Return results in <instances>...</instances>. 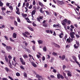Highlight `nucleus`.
Returning a JSON list of instances; mask_svg holds the SVG:
<instances>
[{
  "label": "nucleus",
  "mask_w": 80,
  "mask_h": 80,
  "mask_svg": "<svg viewBox=\"0 0 80 80\" xmlns=\"http://www.w3.org/2000/svg\"><path fill=\"white\" fill-rule=\"evenodd\" d=\"M35 12H36V11L35 10H33L31 12V15H34L35 13Z\"/></svg>",
  "instance_id": "obj_24"
},
{
  "label": "nucleus",
  "mask_w": 80,
  "mask_h": 80,
  "mask_svg": "<svg viewBox=\"0 0 80 80\" xmlns=\"http://www.w3.org/2000/svg\"><path fill=\"white\" fill-rule=\"evenodd\" d=\"M14 25L16 26H17L18 25V24L17 23V22L16 21H14Z\"/></svg>",
  "instance_id": "obj_41"
},
{
  "label": "nucleus",
  "mask_w": 80,
  "mask_h": 80,
  "mask_svg": "<svg viewBox=\"0 0 80 80\" xmlns=\"http://www.w3.org/2000/svg\"><path fill=\"white\" fill-rule=\"evenodd\" d=\"M43 18V16H39V18L40 19V20H42Z\"/></svg>",
  "instance_id": "obj_63"
},
{
  "label": "nucleus",
  "mask_w": 80,
  "mask_h": 80,
  "mask_svg": "<svg viewBox=\"0 0 80 80\" xmlns=\"http://www.w3.org/2000/svg\"><path fill=\"white\" fill-rule=\"evenodd\" d=\"M53 72H54V73H57V71H56V69H53Z\"/></svg>",
  "instance_id": "obj_62"
},
{
  "label": "nucleus",
  "mask_w": 80,
  "mask_h": 80,
  "mask_svg": "<svg viewBox=\"0 0 80 80\" xmlns=\"http://www.w3.org/2000/svg\"><path fill=\"white\" fill-rule=\"evenodd\" d=\"M5 60H6V62H8V58H7V56H5Z\"/></svg>",
  "instance_id": "obj_40"
},
{
  "label": "nucleus",
  "mask_w": 80,
  "mask_h": 80,
  "mask_svg": "<svg viewBox=\"0 0 80 80\" xmlns=\"http://www.w3.org/2000/svg\"><path fill=\"white\" fill-rule=\"evenodd\" d=\"M6 5L7 6V7H9V6H10V3L8 2L7 3H6Z\"/></svg>",
  "instance_id": "obj_58"
},
{
  "label": "nucleus",
  "mask_w": 80,
  "mask_h": 80,
  "mask_svg": "<svg viewBox=\"0 0 80 80\" xmlns=\"http://www.w3.org/2000/svg\"><path fill=\"white\" fill-rule=\"evenodd\" d=\"M23 35L24 36V37H26V38H30L29 37H28V36H27V34H25L24 33H23Z\"/></svg>",
  "instance_id": "obj_30"
},
{
  "label": "nucleus",
  "mask_w": 80,
  "mask_h": 80,
  "mask_svg": "<svg viewBox=\"0 0 80 80\" xmlns=\"http://www.w3.org/2000/svg\"><path fill=\"white\" fill-rule=\"evenodd\" d=\"M67 22V19H65L64 20H63L62 22V24L64 26H66V23Z\"/></svg>",
  "instance_id": "obj_5"
},
{
  "label": "nucleus",
  "mask_w": 80,
  "mask_h": 80,
  "mask_svg": "<svg viewBox=\"0 0 80 80\" xmlns=\"http://www.w3.org/2000/svg\"><path fill=\"white\" fill-rule=\"evenodd\" d=\"M2 80H8V79L7 78H2Z\"/></svg>",
  "instance_id": "obj_64"
},
{
  "label": "nucleus",
  "mask_w": 80,
  "mask_h": 80,
  "mask_svg": "<svg viewBox=\"0 0 80 80\" xmlns=\"http://www.w3.org/2000/svg\"><path fill=\"white\" fill-rule=\"evenodd\" d=\"M40 18H37V20H38V22H40Z\"/></svg>",
  "instance_id": "obj_50"
},
{
  "label": "nucleus",
  "mask_w": 80,
  "mask_h": 80,
  "mask_svg": "<svg viewBox=\"0 0 80 80\" xmlns=\"http://www.w3.org/2000/svg\"><path fill=\"white\" fill-rule=\"evenodd\" d=\"M58 36H59L60 38H62L63 37V33L61 32L60 35H58Z\"/></svg>",
  "instance_id": "obj_12"
},
{
  "label": "nucleus",
  "mask_w": 80,
  "mask_h": 80,
  "mask_svg": "<svg viewBox=\"0 0 80 80\" xmlns=\"http://www.w3.org/2000/svg\"><path fill=\"white\" fill-rule=\"evenodd\" d=\"M29 5V3L28 2H27L26 3V6L27 8H28V6Z\"/></svg>",
  "instance_id": "obj_39"
},
{
  "label": "nucleus",
  "mask_w": 80,
  "mask_h": 80,
  "mask_svg": "<svg viewBox=\"0 0 80 80\" xmlns=\"http://www.w3.org/2000/svg\"><path fill=\"white\" fill-rule=\"evenodd\" d=\"M36 78H41V80H43V77H42V76H40L38 74H36Z\"/></svg>",
  "instance_id": "obj_8"
},
{
  "label": "nucleus",
  "mask_w": 80,
  "mask_h": 80,
  "mask_svg": "<svg viewBox=\"0 0 80 80\" xmlns=\"http://www.w3.org/2000/svg\"><path fill=\"white\" fill-rule=\"evenodd\" d=\"M10 29L11 30H13V29H14V28L13 27H10Z\"/></svg>",
  "instance_id": "obj_60"
},
{
  "label": "nucleus",
  "mask_w": 80,
  "mask_h": 80,
  "mask_svg": "<svg viewBox=\"0 0 80 80\" xmlns=\"http://www.w3.org/2000/svg\"><path fill=\"white\" fill-rule=\"evenodd\" d=\"M25 20H29L30 21V19H29V18L28 17L25 18Z\"/></svg>",
  "instance_id": "obj_61"
},
{
  "label": "nucleus",
  "mask_w": 80,
  "mask_h": 80,
  "mask_svg": "<svg viewBox=\"0 0 80 80\" xmlns=\"http://www.w3.org/2000/svg\"><path fill=\"white\" fill-rule=\"evenodd\" d=\"M45 12L46 13L47 15H50V12L48 11H45Z\"/></svg>",
  "instance_id": "obj_38"
},
{
  "label": "nucleus",
  "mask_w": 80,
  "mask_h": 80,
  "mask_svg": "<svg viewBox=\"0 0 80 80\" xmlns=\"http://www.w3.org/2000/svg\"><path fill=\"white\" fill-rule=\"evenodd\" d=\"M14 62L16 63H15V64H14L13 63H12V65H13L14 66V67H15L16 66V64H17V63L16 62V61H15V60H14Z\"/></svg>",
  "instance_id": "obj_20"
},
{
  "label": "nucleus",
  "mask_w": 80,
  "mask_h": 80,
  "mask_svg": "<svg viewBox=\"0 0 80 80\" xmlns=\"http://www.w3.org/2000/svg\"><path fill=\"white\" fill-rule=\"evenodd\" d=\"M76 43L77 45V44H74V48H76V49H77L78 47H79V46H80V44L79 43V42L76 41Z\"/></svg>",
  "instance_id": "obj_1"
},
{
  "label": "nucleus",
  "mask_w": 80,
  "mask_h": 80,
  "mask_svg": "<svg viewBox=\"0 0 80 80\" xmlns=\"http://www.w3.org/2000/svg\"><path fill=\"white\" fill-rule=\"evenodd\" d=\"M9 8L10 9L11 12H13V8L12 6H10L9 7Z\"/></svg>",
  "instance_id": "obj_18"
},
{
  "label": "nucleus",
  "mask_w": 80,
  "mask_h": 80,
  "mask_svg": "<svg viewBox=\"0 0 80 80\" xmlns=\"http://www.w3.org/2000/svg\"><path fill=\"white\" fill-rule=\"evenodd\" d=\"M16 75L17 77H20V74L19 72H17L16 73Z\"/></svg>",
  "instance_id": "obj_26"
},
{
  "label": "nucleus",
  "mask_w": 80,
  "mask_h": 80,
  "mask_svg": "<svg viewBox=\"0 0 80 80\" xmlns=\"http://www.w3.org/2000/svg\"><path fill=\"white\" fill-rule=\"evenodd\" d=\"M23 57L24 59H26L27 58H28V56L27 54H24L23 56Z\"/></svg>",
  "instance_id": "obj_21"
},
{
  "label": "nucleus",
  "mask_w": 80,
  "mask_h": 80,
  "mask_svg": "<svg viewBox=\"0 0 80 80\" xmlns=\"http://www.w3.org/2000/svg\"><path fill=\"white\" fill-rule=\"evenodd\" d=\"M62 68H63V70H65V69L66 68V66H65V65H63Z\"/></svg>",
  "instance_id": "obj_42"
},
{
  "label": "nucleus",
  "mask_w": 80,
  "mask_h": 80,
  "mask_svg": "<svg viewBox=\"0 0 80 80\" xmlns=\"http://www.w3.org/2000/svg\"><path fill=\"white\" fill-rule=\"evenodd\" d=\"M37 57L38 58H40V57H41V56H39L38 55H37Z\"/></svg>",
  "instance_id": "obj_56"
},
{
  "label": "nucleus",
  "mask_w": 80,
  "mask_h": 80,
  "mask_svg": "<svg viewBox=\"0 0 80 80\" xmlns=\"http://www.w3.org/2000/svg\"><path fill=\"white\" fill-rule=\"evenodd\" d=\"M67 35L66 34L64 36V38L65 39V41H66V39H67Z\"/></svg>",
  "instance_id": "obj_45"
},
{
  "label": "nucleus",
  "mask_w": 80,
  "mask_h": 80,
  "mask_svg": "<svg viewBox=\"0 0 80 80\" xmlns=\"http://www.w3.org/2000/svg\"><path fill=\"white\" fill-rule=\"evenodd\" d=\"M65 56L64 55H63L62 56V60H65Z\"/></svg>",
  "instance_id": "obj_29"
},
{
  "label": "nucleus",
  "mask_w": 80,
  "mask_h": 80,
  "mask_svg": "<svg viewBox=\"0 0 80 80\" xmlns=\"http://www.w3.org/2000/svg\"><path fill=\"white\" fill-rule=\"evenodd\" d=\"M44 68H47L48 67V65L47 64H45L44 66Z\"/></svg>",
  "instance_id": "obj_55"
},
{
  "label": "nucleus",
  "mask_w": 80,
  "mask_h": 80,
  "mask_svg": "<svg viewBox=\"0 0 80 80\" xmlns=\"http://www.w3.org/2000/svg\"><path fill=\"white\" fill-rule=\"evenodd\" d=\"M43 50L44 52H46L47 51V47L46 46H44L43 48Z\"/></svg>",
  "instance_id": "obj_22"
},
{
  "label": "nucleus",
  "mask_w": 80,
  "mask_h": 80,
  "mask_svg": "<svg viewBox=\"0 0 80 80\" xmlns=\"http://www.w3.org/2000/svg\"><path fill=\"white\" fill-rule=\"evenodd\" d=\"M25 50H26V51H27V52H28V53H30V49H28L26 48V49Z\"/></svg>",
  "instance_id": "obj_34"
},
{
  "label": "nucleus",
  "mask_w": 80,
  "mask_h": 80,
  "mask_svg": "<svg viewBox=\"0 0 80 80\" xmlns=\"http://www.w3.org/2000/svg\"><path fill=\"white\" fill-rule=\"evenodd\" d=\"M31 64L34 67H37V65L35 64V63H34V62H31Z\"/></svg>",
  "instance_id": "obj_13"
},
{
  "label": "nucleus",
  "mask_w": 80,
  "mask_h": 80,
  "mask_svg": "<svg viewBox=\"0 0 80 80\" xmlns=\"http://www.w3.org/2000/svg\"><path fill=\"white\" fill-rule=\"evenodd\" d=\"M20 60L22 65H25V62L24 61V60H23V59L22 58H20Z\"/></svg>",
  "instance_id": "obj_6"
},
{
  "label": "nucleus",
  "mask_w": 80,
  "mask_h": 80,
  "mask_svg": "<svg viewBox=\"0 0 80 80\" xmlns=\"http://www.w3.org/2000/svg\"><path fill=\"white\" fill-rule=\"evenodd\" d=\"M65 72H67V73H68L67 75H68V77H72V72H70V71L68 70H65Z\"/></svg>",
  "instance_id": "obj_4"
},
{
  "label": "nucleus",
  "mask_w": 80,
  "mask_h": 80,
  "mask_svg": "<svg viewBox=\"0 0 80 80\" xmlns=\"http://www.w3.org/2000/svg\"><path fill=\"white\" fill-rule=\"evenodd\" d=\"M6 48L8 51V50H11L12 49V47H11V46H7L6 47Z\"/></svg>",
  "instance_id": "obj_11"
},
{
  "label": "nucleus",
  "mask_w": 80,
  "mask_h": 80,
  "mask_svg": "<svg viewBox=\"0 0 80 80\" xmlns=\"http://www.w3.org/2000/svg\"><path fill=\"white\" fill-rule=\"evenodd\" d=\"M77 38H80V36L77 34H75Z\"/></svg>",
  "instance_id": "obj_48"
},
{
  "label": "nucleus",
  "mask_w": 80,
  "mask_h": 80,
  "mask_svg": "<svg viewBox=\"0 0 80 80\" xmlns=\"http://www.w3.org/2000/svg\"><path fill=\"white\" fill-rule=\"evenodd\" d=\"M32 24L34 27H36V26H37V25H36V24L35 23V22H33Z\"/></svg>",
  "instance_id": "obj_52"
},
{
  "label": "nucleus",
  "mask_w": 80,
  "mask_h": 80,
  "mask_svg": "<svg viewBox=\"0 0 80 80\" xmlns=\"http://www.w3.org/2000/svg\"><path fill=\"white\" fill-rule=\"evenodd\" d=\"M38 3H39V5L40 6L42 7H44V5H43V3H42V2H39Z\"/></svg>",
  "instance_id": "obj_14"
},
{
  "label": "nucleus",
  "mask_w": 80,
  "mask_h": 80,
  "mask_svg": "<svg viewBox=\"0 0 80 80\" xmlns=\"http://www.w3.org/2000/svg\"><path fill=\"white\" fill-rule=\"evenodd\" d=\"M28 28L29 29V30H31V31H32V32L33 31V29L32 28H31L30 27H28Z\"/></svg>",
  "instance_id": "obj_28"
},
{
  "label": "nucleus",
  "mask_w": 80,
  "mask_h": 80,
  "mask_svg": "<svg viewBox=\"0 0 80 80\" xmlns=\"http://www.w3.org/2000/svg\"><path fill=\"white\" fill-rule=\"evenodd\" d=\"M33 6L32 5H30V7H29V9H31L32 8Z\"/></svg>",
  "instance_id": "obj_57"
},
{
  "label": "nucleus",
  "mask_w": 80,
  "mask_h": 80,
  "mask_svg": "<svg viewBox=\"0 0 80 80\" xmlns=\"http://www.w3.org/2000/svg\"><path fill=\"white\" fill-rule=\"evenodd\" d=\"M16 9L17 10V11L16 12V13L17 14H18V15H20V9L17 7L16 6Z\"/></svg>",
  "instance_id": "obj_7"
},
{
  "label": "nucleus",
  "mask_w": 80,
  "mask_h": 80,
  "mask_svg": "<svg viewBox=\"0 0 80 80\" xmlns=\"http://www.w3.org/2000/svg\"><path fill=\"white\" fill-rule=\"evenodd\" d=\"M69 47H70V45H68L66 46V48H68Z\"/></svg>",
  "instance_id": "obj_49"
},
{
  "label": "nucleus",
  "mask_w": 80,
  "mask_h": 80,
  "mask_svg": "<svg viewBox=\"0 0 80 80\" xmlns=\"http://www.w3.org/2000/svg\"><path fill=\"white\" fill-rule=\"evenodd\" d=\"M5 70H6V71L7 72H8L9 71V70H10V69H8V68L6 67L5 68Z\"/></svg>",
  "instance_id": "obj_27"
},
{
  "label": "nucleus",
  "mask_w": 80,
  "mask_h": 80,
  "mask_svg": "<svg viewBox=\"0 0 80 80\" xmlns=\"http://www.w3.org/2000/svg\"><path fill=\"white\" fill-rule=\"evenodd\" d=\"M62 75H60V74L58 73V74L57 76L58 77V79H60V78L61 77V76Z\"/></svg>",
  "instance_id": "obj_19"
},
{
  "label": "nucleus",
  "mask_w": 80,
  "mask_h": 80,
  "mask_svg": "<svg viewBox=\"0 0 80 80\" xmlns=\"http://www.w3.org/2000/svg\"><path fill=\"white\" fill-rule=\"evenodd\" d=\"M67 42L68 43H70L71 42V40H70V38L69 37V38H68L67 39Z\"/></svg>",
  "instance_id": "obj_17"
},
{
  "label": "nucleus",
  "mask_w": 80,
  "mask_h": 80,
  "mask_svg": "<svg viewBox=\"0 0 80 80\" xmlns=\"http://www.w3.org/2000/svg\"><path fill=\"white\" fill-rule=\"evenodd\" d=\"M35 4H36V3H35V1L34 0L33 1L32 5H35Z\"/></svg>",
  "instance_id": "obj_44"
},
{
  "label": "nucleus",
  "mask_w": 80,
  "mask_h": 80,
  "mask_svg": "<svg viewBox=\"0 0 80 80\" xmlns=\"http://www.w3.org/2000/svg\"><path fill=\"white\" fill-rule=\"evenodd\" d=\"M58 3H59L60 5H62V3H63L62 1H58Z\"/></svg>",
  "instance_id": "obj_37"
},
{
  "label": "nucleus",
  "mask_w": 80,
  "mask_h": 80,
  "mask_svg": "<svg viewBox=\"0 0 80 80\" xmlns=\"http://www.w3.org/2000/svg\"><path fill=\"white\" fill-rule=\"evenodd\" d=\"M52 54L53 55H54V56H57V53L55 52H53Z\"/></svg>",
  "instance_id": "obj_31"
},
{
  "label": "nucleus",
  "mask_w": 80,
  "mask_h": 80,
  "mask_svg": "<svg viewBox=\"0 0 80 80\" xmlns=\"http://www.w3.org/2000/svg\"><path fill=\"white\" fill-rule=\"evenodd\" d=\"M8 78L10 79L11 80H13V79L10 76H8Z\"/></svg>",
  "instance_id": "obj_59"
},
{
  "label": "nucleus",
  "mask_w": 80,
  "mask_h": 80,
  "mask_svg": "<svg viewBox=\"0 0 80 80\" xmlns=\"http://www.w3.org/2000/svg\"><path fill=\"white\" fill-rule=\"evenodd\" d=\"M12 36L13 38H17V34L15 33H14Z\"/></svg>",
  "instance_id": "obj_16"
},
{
  "label": "nucleus",
  "mask_w": 80,
  "mask_h": 80,
  "mask_svg": "<svg viewBox=\"0 0 80 80\" xmlns=\"http://www.w3.org/2000/svg\"><path fill=\"white\" fill-rule=\"evenodd\" d=\"M58 27L59 28H60L61 27V25L59 23H58V24H54L53 25V27Z\"/></svg>",
  "instance_id": "obj_10"
},
{
  "label": "nucleus",
  "mask_w": 80,
  "mask_h": 80,
  "mask_svg": "<svg viewBox=\"0 0 80 80\" xmlns=\"http://www.w3.org/2000/svg\"><path fill=\"white\" fill-rule=\"evenodd\" d=\"M1 9L2 10V12H3V10L5 11L6 10V8H4V7L2 8Z\"/></svg>",
  "instance_id": "obj_36"
},
{
  "label": "nucleus",
  "mask_w": 80,
  "mask_h": 80,
  "mask_svg": "<svg viewBox=\"0 0 80 80\" xmlns=\"http://www.w3.org/2000/svg\"><path fill=\"white\" fill-rule=\"evenodd\" d=\"M4 37L6 38V39L7 40H8V37L6 36H4Z\"/></svg>",
  "instance_id": "obj_51"
},
{
  "label": "nucleus",
  "mask_w": 80,
  "mask_h": 80,
  "mask_svg": "<svg viewBox=\"0 0 80 80\" xmlns=\"http://www.w3.org/2000/svg\"><path fill=\"white\" fill-rule=\"evenodd\" d=\"M2 45H3V46H4V47H6L7 46V45H6L4 43H2Z\"/></svg>",
  "instance_id": "obj_54"
},
{
  "label": "nucleus",
  "mask_w": 80,
  "mask_h": 80,
  "mask_svg": "<svg viewBox=\"0 0 80 80\" xmlns=\"http://www.w3.org/2000/svg\"><path fill=\"white\" fill-rule=\"evenodd\" d=\"M17 20H18V22H20V18H19V17L17 18Z\"/></svg>",
  "instance_id": "obj_47"
},
{
  "label": "nucleus",
  "mask_w": 80,
  "mask_h": 80,
  "mask_svg": "<svg viewBox=\"0 0 80 80\" xmlns=\"http://www.w3.org/2000/svg\"><path fill=\"white\" fill-rule=\"evenodd\" d=\"M23 76L25 78H27V73H26L25 72H24L23 73Z\"/></svg>",
  "instance_id": "obj_33"
},
{
  "label": "nucleus",
  "mask_w": 80,
  "mask_h": 80,
  "mask_svg": "<svg viewBox=\"0 0 80 80\" xmlns=\"http://www.w3.org/2000/svg\"><path fill=\"white\" fill-rule=\"evenodd\" d=\"M20 68L21 69H22V70H25V68L22 66H20Z\"/></svg>",
  "instance_id": "obj_43"
},
{
  "label": "nucleus",
  "mask_w": 80,
  "mask_h": 80,
  "mask_svg": "<svg viewBox=\"0 0 80 80\" xmlns=\"http://www.w3.org/2000/svg\"><path fill=\"white\" fill-rule=\"evenodd\" d=\"M66 23H67V24L68 25H70V23H71V21L69 20L68 21L67 20Z\"/></svg>",
  "instance_id": "obj_23"
},
{
  "label": "nucleus",
  "mask_w": 80,
  "mask_h": 80,
  "mask_svg": "<svg viewBox=\"0 0 80 80\" xmlns=\"http://www.w3.org/2000/svg\"><path fill=\"white\" fill-rule=\"evenodd\" d=\"M75 33L74 32H72L70 33V36L71 38L73 39L75 38Z\"/></svg>",
  "instance_id": "obj_3"
},
{
  "label": "nucleus",
  "mask_w": 80,
  "mask_h": 80,
  "mask_svg": "<svg viewBox=\"0 0 80 80\" xmlns=\"http://www.w3.org/2000/svg\"><path fill=\"white\" fill-rule=\"evenodd\" d=\"M38 42L39 44H42L43 43V41L42 40H39Z\"/></svg>",
  "instance_id": "obj_15"
},
{
  "label": "nucleus",
  "mask_w": 80,
  "mask_h": 80,
  "mask_svg": "<svg viewBox=\"0 0 80 80\" xmlns=\"http://www.w3.org/2000/svg\"><path fill=\"white\" fill-rule=\"evenodd\" d=\"M22 15L23 17H27V14H24L23 13H22Z\"/></svg>",
  "instance_id": "obj_25"
},
{
  "label": "nucleus",
  "mask_w": 80,
  "mask_h": 80,
  "mask_svg": "<svg viewBox=\"0 0 80 80\" xmlns=\"http://www.w3.org/2000/svg\"><path fill=\"white\" fill-rule=\"evenodd\" d=\"M55 47H58V48H60V46L57 44H55Z\"/></svg>",
  "instance_id": "obj_32"
},
{
  "label": "nucleus",
  "mask_w": 80,
  "mask_h": 80,
  "mask_svg": "<svg viewBox=\"0 0 80 80\" xmlns=\"http://www.w3.org/2000/svg\"><path fill=\"white\" fill-rule=\"evenodd\" d=\"M47 22V20H44L43 22H42V26L44 27H48V23H46V22Z\"/></svg>",
  "instance_id": "obj_2"
},
{
  "label": "nucleus",
  "mask_w": 80,
  "mask_h": 80,
  "mask_svg": "<svg viewBox=\"0 0 80 80\" xmlns=\"http://www.w3.org/2000/svg\"><path fill=\"white\" fill-rule=\"evenodd\" d=\"M9 39L10 40V41H11V42H15V41L13 39H12V38H9Z\"/></svg>",
  "instance_id": "obj_46"
},
{
  "label": "nucleus",
  "mask_w": 80,
  "mask_h": 80,
  "mask_svg": "<svg viewBox=\"0 0 80 80\" xmlns=\"http://www.w3.org/2000/svg\"><path fill=\"white\" fill-rule=\"evenodd\" d=\"M25 33H26V34H27V35H30V33L27 31L25 32Z\"/></svg>",
  "instance_id": "obj_53"
},
{
  "label": "nucleus",
  "mask_w": 80,
  "mask_h": 80,
  "mask_svg": "<svg viewBox=\"0 0 80 80\" xmlns=\"http://www.w3.org/2000/svg\"><path fill=\"white\" fill-rule=\"evenodd\" d=\"M72 58L73 59V60H74V61H75L76 63H78V61H77V58H76V57H75V56H72Z\"/></svg>",
  "instance_id": "obj_9"
},
{
  "label": "nucleus",
  "mask_w": 80,
  "mask_h": 80,
  "mask_svg": "<svg viewBox=\"0 0 80 80\" xmlns=\"http://www.w3.org/2000/svg\"><path fill=\"white\" fill-rule=\"evenodd\" d=\"M3 5V3L2 2V1L0 0V7H2Z\"/></svg>",
  "instance_id": "obj_35"
}]
</instances>
